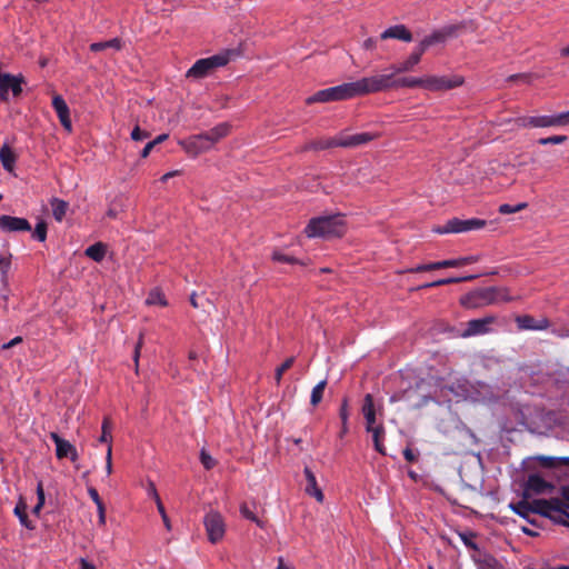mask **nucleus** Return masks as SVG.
<instances>
[{
	"mask_svg": "<svg viewBox=\"0 0 569 569\" xmlns=\"http://www.w3.org/2000/svg\"><path fill=\"white\" fill-rule=\"evenodd\" d=\"M346 222L340 213L312 218L305 229L308 238H341L346 233Z\"/></svg>",
	"mask_w": 569,
	"mask_h": 569,
	"instance_id": "obj_1",
	"label": "nucleus"
},
{
	"mask_svg": "<svg viewBox=\"0 0 569 569\" xmlns=\"http://www.w3.org/2000/svg\"><path fill=\"white\" fill-rule=\"evenodd\" d=\"M229 131L230 124L223 122L210 129L209 131L191 136L190 138L180 141V146L188 154L197 157L199 153L209 150L214 143L227 137Z\"/></svg>",
	"mask_w": 569,
	"mask_h": 569,
	"instance_id": "obj_2",
	"label": "nucleus"
},
{
	"mask_svg": "<svg viewBox=\"0 0 569 569\" xmlns=\"http://www.w3.org/2000/svg\"><path fill=\"white\" fill-rule=\"evenodd\" d=\"M232 56H236L234 50H226L211 57L199 59L187 71L186 77L196 80L203 79L216 69L228 64Z\"/></svg>",
	"mask_w": 569,
	"mask_h": 569,
	"instance_id": "obj_3",
	"label": "nucleus"
},
{
	"mask_svg": "<svg viewBox=\"0 0 569 569\" xmlns=\"http://www.w3.org/2000/svg\"><path fill=\"white\" fill-rule=\"evenodd\" d=\"M393 73L378 74L351 82L353 98L391 89Z\"/></svg>",
	"mask_w": 569,
	"mask_h": 569,
	"instance_id": "obj_4",
	"label": "nucleus"
},
{
	"mask_svg": "<svg viewBox=\"0 0 569 569\" xmlns=\"http://www.w3.org/2000/svg\"><path fill=\"white\" fill-rule=\"evenodd\" d=\"M503 289L498 287H488L473 290L466 296L460 298V303L468 309L480 308L491 303H496L499 300V295L503 292Z\"/></svg>",
	"mask_w": 569,
	"mask_h": 569,
	"instance_id": "obj_5",
	"label": "nucleus"
},
{
	"mask_svg": "<svg viewBox=\"0 0 569 569\" xmlns=\"http://www.w3.org/2000/svg\"><path fill=\"white\" fill-rule=\"evenodd\" d=\"M351 82L342 83L336 87L327 88L323 90L317 91L315 94L308 97L306 99L307 104L318 103V102H331V101H342L347 99L353 98L351 87Z\"/></svg>",
	"mask_w": 569,
	"mask_h": 569,
	"instance_id": "obj_6",
	"label": "nucleus"
},
{
	"mask_svg": "<svg viewBox=\"0 0 569 569\" xmlns=\"http://www.w3.org/2000/svg\"><path fill=\"white\" fill-rule=\"evenodd\" d=\"M487 221L483 219L471 218L461 220L459 218H452L446 222L443 226H439L433 228L432 230L436 233L445 234V233H460L467 232L470 230H477L486 227Z\"/></svg>",
	"mask_w": 569,
	"mask_h": 569,
	"instance_id": "obj_7",
	"label": "nucleus"
},
{
	"mask_svg": "<svg viewBox=\"0 0 569 569\" xmlns=\"http://www.w3.org/2000/svg\"><path fill=\"white\" fill-rule=\"evenodd\" d=\"M208 540L211 543L220 541L226 532V525L222 516L218 511H209L203 519Z\"/></svg>",
	"mask_w": 569,
	"mask_h": 569,
	"instance_id": "obj_8",
	"label": "nucleus"
},
{
	"mask_svg": "<svg viewBox=\"0 0 569 569\" xmlns=\"http://www.w3.org/2000/svg\"><path fill=\"white\" fill-rule=\"evenodd\" d=\"M22 83H24V77L22 74L13 76L10 73H0V99L8 101L9 91H12L14 97H18L22 92Z\"/></svg>",
	"mask_w": 569,
	"mask_h": 569,
	"instance_id": "obj_9",
	"label": "nucleus"
},
{
	"mask_svg": "<svg viewBox=\"0 0 569 569\" xmlns=\"http://www.w3.org/2000/svg\"><path fill=\"white\" fill-rule=\"evenodd\" d=\"M555 485L545 480L538 473H531L528 476V479L525 483L522 497L525 499H529L532 493L542 495L546 492H551L555 490Z\"/></svg>",
	"mask_w": 569,
	"mask_h": 569,
	"instance_id": "obj_10",
	"label": "nucleus"
},
{
	"mask_svg": "<svg viewBox=\"0 0 569 569\" xmlns=\"http://www.w3.org/2000/svg\"><path fill=\"white\" fill-rule=\"evenodd\" d=\"M519 127H532V128H547V127H559L562 126L561 114L552 116H533V117H519L516 120Z\"/></svg>",
	"mask_w": 569,
	"mask_h": 569,
	"instance_id": "obj_11",
	"label": "nucleus"
},
{
	"mask_svg": "<svg viewBox=\"0 0 569 569\" xmlns=\"http://www.w3.org/2000/svg\"><path fill=\"white\" fill-rule=\"evenodd\" d=\"M462 84V79H449L447 77H436L429 76L426 78H421L420 88L430 90V91H441L453 89L458 86Z\"/></svg>",
	"mask_w": 569,
	"mask_h": 569,
	"instance_id": "obj_12",
	"label": "nucleus"
},
{
	"mask_svg": "<svg viewBox=\"0 0 569 569\" xmlns=\"http://www.w3.org/2000/svg\"><path fill=\"white\" fill-rule=\"evenodd\" d=\"M50 438L56 443V456L58 459L69 458L72 462L77 461L78 452L73 445L61 438L57 432H51Z\"/></svg>",
	"mask_w": 569,
	"mask_h": 569,
	"instance_id": "obj_13",
	"label": "nucleus"
},
{
	"mask_svg": "<svg viewBox=\"0 0 569 569\" xmlns=\"http://www.w3.org/2000/svg\"><path fill=\"white\" fill-rule=\"evenodd\" d=\"M0 229L4 232L31 231V224L24 218L2 214L0 216Z\"/></svg>",
	"mask_w": 569,
	"mask_h": 569,
	"instance_id": "obj_14",
	"label": "nucleus"
},
{
	"mask_svg": "<svg viewBox=\"0 0 569 569\" xmlns=\"http://www.w3.org/2000/svg\"><path fill=\"white\" fill-rule=\"evenodd\" d=\"M52 107L58 114L61 126L67 132H72V122L70 118V109L60 94L52 98Z\"/></svg>",
	"mask_w": 569,
	"mask_h": 569,
	"instance_id": "obj_15",
	"label": "nucleus"
},
{
	"mask_svg": "<svg viewBox=\"0 0 569 569\" xmlns=\"http://www.w3.org/2000/svg\"><path fill=\"white\" fill-rule=\"evenodd\" d=\"M378 136L370 132H361L351 136L339 137V147L341 148H355L361 144H366L375 140Z\"/></svg>",
	"mask_w": 569,
	"mask_h": 569,
	"instance_id": "obj_16",
	"label": "nucleus"
},
{
	"mask_svg": "<svg viewBox=\"0 0 569 569\" xmlns=\"http://www.w3.org/2000/svg\"><path fill=\"white\" fill-rule=\"evenodd\" d=\"M495 321V317H485L480 319H472L467 323V328L461 333V337H471L482 335L488 331V326Z\"/></svg>",
	"mask_w": 569,
	"mask_h": 569,
	"instance_id": "obj_17",
	"label": "nucleus"
},
{
	"mask_svg": "<svg viewBox=\"0 0 569 569\" xmlns=\"http://www.w3.org/2000/svg\"><path fill=\"white\" fill-rule=\"evenodd\" d=\"M421 57L422 53L419 51L418 48H416L407 60L397 64H392L390 66L389 69L391 70V73H393V76H396L397 73L409 72L413 70V68L420 62Z\"/></svg>",
	"mask_w": 569,
	"mask_h": 569,
	"instance_id": "obj_18",
	"label": "nucleus"
},
{
	"mask_svg": "<svg viewBox=\"0 0 569 569\" xmlns=\"http://www.w3.org/2000/svg\"><path fill=\"white\" fill-rule=\"evenodd\" d=\"M303 473L307 482L305 488L306 493L316 498L318 502H322L325 496L322 490L318 487L315 473L309 467H305Z\"/></svg>",
	"mask_w": 569,
	"mask_h": 569,
	"instance_id": "obj_19",
	"label": "nucleus"
},
{
	"mask_svg": "<svg viewBox=\"0 0 569 569\" xmlns=\"http://www.w3.org/2000/svg\"><path fill=\"white\" fill-rule=\"evenodd\" d=\"M380 39H398L405 42H410L412 41V33L405 24H396L385 30L380 34Z\"/></svg>",
	"mask_w": 569,
	"mask_h": 569,
	"instance_id": "obj_20",
	"label": "nucleus"
},
{
	"mask_svg": "<svg viewBox=\"0 0 569 569\" xmlns=\"http://www.w3.org/2000/svg\"><path fill=\"white\" fill-rule=\"evenodd\" d=\"M362 413L366 419V431H370L372 428H376V409L373 397L370 393H367L363 399L362 405Z\"/></svg>",
	"mask_w": 569,
	"mask_h": 569,
	"instance_id": "obj_21",
	"label": "nucleus"
},
{
	"mask_svg": "<svg viewBox=\"0 0 569 569\" xmlns=\"http://www.w3.org/2000/svg\"><path fill=\"white\" fill-rule=\"evenodd\" d=\"M18 157L8 143H3L0 149V161L3 169L10 173L14 170V164Z\"/></svg>",
	"mask_w": 569,
	"mask_h": 569,
	"instance_id": "obj_22",
	"label": "nucleus"
},
{
	"mask_svg": "<svg viewBox=\"0 0 569 569\" xmlns=\"http://www.w3.org/2000/svg\"><path fill=\"white\" fill-rule=\"evenodd\" d=\"M339 139L338 138H328V139H319V140H312L308 143H306L303 147H301V151H309V150H326L330 148L339 147Z\"/></svg>",
	"mask_w": 569,
	"mask_h": 569,
	"instance_id": "obj_23",
	"label": "nucleus"
},
{
	"mask_svg": "<svg viewBox=\"0 0 569 569\" xmlns=\"http://www.w3.org/2000/svg\"><path fill=\"white\" fill-rule=\"evenodd\" d=\"M446 41V33H443L441 30L435 31L428 37H425L420 43L418 44L419 51L423 54L428 48H430L433 44L441 43Z\"/></svg>",
	"mask_w": 569,
	"mask_h": 569,
	"instance_id": "obj_24",
	"label": "nucleus"
},
{
	"mask_svg": "<svg viewBox=\"0 0 569 569\" xmlns=\"http://www.w3.org/2000/svg\"><path fill=\"white\" fill-rule=\"evenodd\" d=\"M478 565V569H503V566L492 555L485 552L475 560Z\"/></svg>",
	"mask_w": 569,
	"mask_h": 569,
	"instance_id": "obj_25",
	"label": "nucleus"
},
{
	"mask_svg": "<svg viewBox=\"0 0 569 569\" xmlns=\"http://www.w3.org/2000/svg\"><path fill=\"white\" fill-rule=\"evenodd\" d=\"M50 204L52 207V214L54 219L59 222L62 221L69 209V203L62 199L52 198L50 200Z\"/></svg>",
	"mask_w": 569,
	"mask_h": 569,
	"instance_id": "obj_26",
	"label": "nucleus"
},
{
	"mask_svg": "<svg viewBox=\"0 0 569 569\" xmlns=\"http://www.w3.org/2000/svg\"><path fill=\"white\" fill-rule=\"evenodd\" d=\"M107 252V246L102 242H97L94 244L89 246L86 249V256L92 259L96 262H100L103 260Z\"/></svg>",
	"mask_w": 569,
	"mask_h": 569,
	"instance_id": "obj_27",
	"label": "nucleus"
},
{
	"mask_svg": "<svg viewBox=\"0 0 569 569\" xmlns=\"http://www.w3.org/2000/svg\"><path fill=\"white\" fill-rule=\"evenodd\" d=\"M421 84V78L415 77H403V78H395L392 76L391 89L392 88H417Z\"/></svg>",
	"mask_w": 569,
	"mask_h": 569,
	"instance_id": "obj_28",
	"label": "nucleus"
},
{
	"mask_svg": "<svg viewBox=\"0 0 569 569\" xmlns=\"http://www.w3.org/2000/svg\"><path fill=\"white\" fill-rule=\"evenodd\" d=\"M548 505L547 499H535L532 502H529V508L532 513H537L543 518H551Z\"/></svg>",
	"mask_w": 569,
	"mask_h": 569,
	"instance_id": "obj_29",
	"label": "nucleus"
},
{
	"mask_svg": "<svg viewBox=\"0 0 569 569\" xmlns=\"http://www.w3.org/2000/svg\"><path fill=\"white\" fill-rule=\"evenodd\" d=\"M27 509V503L22 499H20L14 507V515L19 518L23 527L28 529H33L32 522L28 518Z\"/></svg>",
	"mask_w": 569,
	"mask_h": 569,
	"instance_id": "obj_30",
	"label": "nucleus"
},
{
	"mask_svg": "<svg viewBox=\"0 0 569 569\" xmlns=\"http://www.w3.org/2000/svg\"><path fill=\"white\" fill-rule=\"evenodd\" d=\"M108 48L120 50L122 48V42H121V40L119 38H113V39L108 40V41L93 42V43L90 44V50L92 52H100V51L106 50Z\"/></svg>",
	"mask_w": 569,
	"mask_h": 569,
	"instance_id": "obj_31",
	"label": "nucleus"
},
{
	"mask_svg": "<svg viewBox=\"0 0 569 569\" xmlns=\"http://www.w3.org/2000/svg\"><path fill=\"white\" fill-rule=\"evenodd\" d=\"M369 432L372 433L375 449L379 453L386 456V448H385V446L381 442V439L385 436V428H383V426L382 425H377V427L372 428Z\"/></svg>",
	"mask_w": 569,
	"mask_h": 569,
	"instance_id": "obj_32",
	"label": "nucleus"
},
{
	"mask_svg": "<svg viewBox=\"0 0 569 569\" xmlns=\"http://www.w3.org/2000/svg\"><path fill=\"white\" fill-rule=\"evenodd\" d=\"M509 507L515 513H517L518 516H520L523 519H528V516L531 512L530 508H529V501H528V499H525L523 497L520 501H518L516 503H513V502L510 503Z\"/></svg>",
	"mask_w": 569,
	"mask_h": 569,
	"instance_id": "obj_33",
	"label": "nucleus"
},
{
	"mask_svg": "<svg viewBox=\"0 0 569 569\" xmlns=\"http://www.w3.org/2000/svg\"><path fill=\"white\" fill-rule=\"evenodd\" d=\"M326 386H327V380H322L313 387V389L311 391V397H310V403L313 407L318 406L321 402Z\"/></svg>",
	"mask_w": 569,
	"mask_h": 569,
	"instance_id": "obj_34",
	"label": "nucleus"
},
{
	"mask_svg": "<svg viewBox=\"0 0 569 569\" xmlns=\"http://www.w3.org/2000/svg\"><path fill=\"white\" fill-rule=\"evenodd\" d=\"M547 502H549V511L550 513L558 512V513H566V510H568V503L565 502V499L560 498H550L547 499Z\"/></svg>",
	"mask_w": 569,
	"mask_h": 569,
	"instance_id": "obj_35",
	"label": "nucleus"
},
{
	"mask_svg": "<svg viewBox=\"0 0 569 569\" xmlns=\"http://www.w3.org/2000/svg\"><path fill=\"white\" fill-rule=\"evenodd\" d=\"M271 258H272L273 261H277V262L291 263V264H301V266H306L307 264V262H305L303 260L297 259L293 256L281 253L279 251H273Z\"/></svg>",
	"mask_w": 569,
	"mask_h": 569,
	"instance_id": "obj_36",
	"label": "nucleus"
},
{
	"mask_svg": "<svg viewBox=\"0 0 569 569\" xmlns=\"http://www.w3.org/2000/svg\"><path fill=\"white\" fill-rule=\"evenodd\" d=\"M146 302L148 305H159L162 307L167 306V300L159 289L151 290L148 295Z\"/></svg>",
	"mask_w": 569,
	"mask_h": 569,
	"instance_id": "obj_37",
	"label": "nucleus"
},
{
	"mask_svg": "<svg viewBox=\"0 0 569 569\" xmlns=\"http://www.w3.org/2000/svg\"><path fill=\"white\" fill-rule=\"evenodd\" d=\"M295 363V357H289L288 359H286L277 369H276V372H274V380L277 382V385H280L281 382V379H282V375L289 370Z\"/></svg>",
	"mask_w": 569,
	"mask_h": 569,
	"instance_id": "obj_38",
	"label": "nucleus"
},
{
	"mask_svg": "<svg viewBox=\"0 0 569 569\" xmlns=\"http://www.w3.org/2000/svg\"><path fill=\"white\" fill-rule=\"evenodd\" d=\"M47 231H48L47 222L44 220H40L36 224V228L32 232V237L34 239H37L38 241L43 242L47 239Z\"/></svg>",
	"mask_w": 569,
	"mask_h": 569,
	"instance_id": "obj_39",
	"label": "nucleus"
},
{
	"mask_svg": "<svg viewBox=\"0 0 569 569\" xmlns=\"http://www.w3.org/2000/svg\"><path fill=\"white\" fill-rule=\"evenodd\" d=\"M516 321L520 329L536 330V320L531 316L525 315L517 317Z\"/></svg>",
	"mask_w": 569,
	"mask_h": 569,
	"instance_id": "obj_40",
	"label": "nucleus"
},
{
	"mask_svg": "<svg viewBox=\"0 0 569 569\" xmlns=\"http://www.w3.org/2000/svg\"><path fill=\"white\" fill-rule=\"evenodd\" d=\"M240 513L243 518L257 523L260 528H263L264 522L260 520L247 506V503H242L240 506Z\"/></svg>",
	"mask_w": 569,
	"mask_h": 569,
	"instance_id": "obj_41",
	"label": "nucleus"
},
{
	"mask_svg": "<svg viewBox=\"0 0 569 569\" xmlns=\"http://www.w3.org/2000/svg\"><path fill=\"white\" fill-rule=\"evenodd\" d=\"M527 207H528L527 202H520L516 206L503 203V204L499 206L498 211L501 214H509V213L519 212V211L526 209Z\"/></svg>",
	"mask_w": 569,
	"mask_h": 569,
	"instance_id": "obj_42",
	"label": "nucleus"
},
{
	"mask_svg": "<svg viewBox=\"0 0 569 569\" xmlns=\"http://www.w3.org/2000/svg\"><path fill=\"white\" fill-rule=\"evenodd\" d=\"M111 421L109 418H104L102 422V432L99 438L100 442H107L108 446L111 445Z\"/></svg>",
	"mask_w": 569,
	"mask_h": 569,
	"instance_id": "obj_43",
	"label": "nucleus"
},
{
	"mask_svg": "<svg viewBox=\"0 0 569 569\" xmlns=\"http://www.w3.org/2000/svg\"><path fill=\"white\" fill-rule=\"evenodd\" d=\"M37 497H38V502L32 509V513H34V515H38L40 512V510L42 509V507L44 505V500H46L42 481H39L37 485Z\"/></svg>",
	"mask_w": 569,
	"mask_h": 569,
	"instance_id": "obj_44",
	"label": "nucleus"
},
{
	"mask_svg": "<svg viewBox=\"0 0 569 569\" xmlns=\"http://www.w3.org/2000/svg\"><path fill=\"white\" fill-rule=\"evenodd\" d=\"M537 460L540 462V466L543 468L556 469L559 467L558 457L538 456Z\"/></svg>",
	"mask_w": 569,
	"mask_h": 569,
	"instance_id": "obj_45",
	"label": "nucleus"
},
{
	"mask_svg": "<svg viewBox=\"0 0 569 569\" xmlns=\"http://www.w3.org/2000/svg\"><path fill=\"white\" fill-rule=\"evenodd\" d=\"M567 140H568L567 136H551V137H548V138H540L538 140V143L541 144V146H546V144H560V143H565Z\"/></svg>",
	"mask_w": 569,
	"mask_h": 569,
	"instance_id": "obj_46",
	"label": "nucleus"
},
{
	"mask_svg": "<svg viewBox=\"0 0 569 569\" xmlns=\"http://www.w3.org/2000/svg\"><path fill=\"white\" fill-rule=\"evenodd\" d=\"M200 461L206 470H211L217 463V461L206 451V449L200 451Z\"/></svg>",
	"mask_w": 569,
	"mask_h": 569,
	"instance_id": "obj_47",
	"label": "nucleus"
},
{
	"mask_svg": "<svg viewBox=\"0 0 569 569\" xmlns=\"http://www.w3.org/2000/svg\"><path fill=\"white\" fill-rule=\"evenodd\" d=\"M466 27H467L466 22H460L457 24L447 26L441 31L443 33H446V39H447L448 37L456 36L458 31L466 29Z\"/></svg>",
	"mask_w": 569,
	"mask_h": 569,
	"instance_id": "obj_48",
	"label": "nucleus"
},
{
	"mask_svg": "<svg viewBox=\"0 0 569 569\" xmlns=\"http://www.w3.org/2000/svg\"><path fill=\"white\" fill-rule=\"evenodd\" d=\"M476 537V533L473 532H463V533H460V538L461 540L463 541V543L466 545V547H468L469 549H472V550H479V547L478 545L473 541V538Z\"/></svg>",
	"mask_w": 569,
	"mask_h": 569,
	"instance_id": "obj_49",
	"label": "nucleus"
},
{
	"mask_svg": "<svg viewBox=\"0 0 569 569\" xmlns=\"http://www.w3.org/2000/svg\"><path fill=\"white\" fill-rule=\"evenodd\" d=\"M339 417L341 419L342 425H347L348 418H349V411H348V398L345 397L342 399L340 410H339Z\"/></svg>",
	"mask_w": 569,
	"mask_h": 569,
	"instance_id": "obj_50",
	"label": "nucleus"
},
{
	"mask_svg": "<svg viewBox=\"0 0 569 569\" xmlns=\"http://www.w3.org/2000/svg\"><path fill=\"white\" fill-rule=\"evenodd\" d=\"M149 137H150V133L148 131L141 130L138 124L131 131V139L134 141H141Z\"/></svg>",
	"mask_w": 569,
	"mask_h": 569,
	"instance_id": "obj_51",
	"label": "nucleus"
},
{
	"mask_svg": "<svg viewBox=\"0 0 569 569\" xmlns=\"http://www.w3.org/2000/svg\"><path fill=\"white\" fill-rule=\"evenodd\" d=\"M1 267V281L4 286L8 284V272L11 267V260L10 258H6L4 262L0 264Z\"/></svg>",
	"mask_w": 569,
	"mask_h": 569,
	"instance_id": "obj_52",
	"label": "nucleus"
},
{
	"mask_svg": "<svg viewBox=\"0 0 569 569\" xmlns=\"http://www.w3.org/2000/svg\"><path fill=\"white\" fill-rule=\"evenodd\" d=\"M479 277V274H469V276H463V277H450V278H446V283L447 284H451V283H460V282H465V281H471V280H475Z\"/></svg>",
	"mask_w": 569,
	"mask_h": 569,
	"instance_id": "obj_53",
	"label": "nucleus"
},
{
	"mask_svg": "<svg viewBox=\"0 0 569 569\" xmlns=\"http://www.w3.org/2000/svg\"><path fill=\"white\" fill-rule=\"evenodd\" d=\"M157 508H158L159 513L161 515L164 527L167 528V530H170L171 529L170 520L166 512L164 506L161 502V499H158Z\"/></svg>",
	"mask_w": 569,
	"mask_h": 569,
	"instance_id": "obj_54",
	"label": "nucleus"
},
{
	"mask_svg": "<svg viewBox=\"0 0 569 569\" xmlns=\"http://www.w3.org/2000/svg\"><path fill=\"white\" fill-rule=\"evenodd\" d=\"M432 270H437L435 262L419 264V266H417L415 268L408 269V272H416V273H418V272L432 271Z\"/></svg>",
	"mask_w": 569,
	"mask_h": 569,
	"instance_id": "obj_55",
	"label": "nucleus"
},
{
	"mask_svg": "<svg viewBox=\"0 0 569 569\" xmlns=\"http://www.w3.org/2000/svg\"><path fill=\"white\" fill-rule=\"evenodd\" d=\"M142 345H143V333H140L139 339L134 346V351H133V360L136 363V368H138V361H139L140 350L142 348Z\"/></svg>",
	"mask_w": 569,
	"mask_h": 569,
	"instance_id": "obj_56",
	"label": "nucleus"
},
{
	"mask_svg": "<svg viewBox=\"0 0 569 569\" xmlns=\"http://www.w3.org/2000/svg\"><path fill=\"white\" fill-rule=\"evenodd\" d=\"M446 284H447L446 283V279H439V280H436V281H432V282H427V283H423L421 286H418L413 290H423V289L435 288V287H440V286H446Z\"/></svg>",
	"mask_w": 569,
	"mask_h": 569,
	"instance_id": "obj_57",
	"label": "nucleus"
},
{
	"mask_svg": "<svg viewBox=\"0 0 569 569\" xmlns=\"http://www.w3.org/2000/svg\"><path fill=\"white\" fill-rule=\"evenodd\" d=\"M106 471L110 476L112 472V445H109L106 457Z\"/></svg>",
	"mask_w": 569,
	"mask_h": 569,
	"instance_id": "obj_58",
	"label": "nucleus"
},
{
	"mask_svg": "<svg viewBox=\"0 0 569 569\" xmlns=\"http://www.w3.org/2000/svg\"><path fill=\"white\" fill-rule=\"evenodd\" d=\"M456 261H457V268H458V267H462L466 264L477 262L478 257L477 256H468V257L458 258V259H456Z\"/></svg>",
	"mask_w": 569,
	"mask_h": 569,
	"instance_id": "obj_59",
	"label": "nucleus"
},
{
	"mask_svg": "<svg viewBox=\"0 0 569 569\" xmlns=\"http://www.w3.org/2000/svg\"><path fill=\"white\" fill-rule=\"evenodd\" d=\"M436 269H442V268H457V261L456 259H448L442 261H437Z\"/></svg>",
	"mask_w": 569,
	"mask_h": 569,
	"instance_id": "obj_60",
	"label": "nucleus"
},
{
	"mask_svg": "<svg viewBox=\"0 0 569 569\" xmlns=\"http://www.w3.org/2000/svg\"><path fill=\"white\" fill-rule=\"evenodd\" d=\"M508 81H518V80H521L523 82H527L529 83L530 80H531V74L529 73H516V74H511L508 77L507 79Z\"/></svg>",
	"mask_w": 569,
	"mask_h": 569,
	"instance_id": "obj_61",
	"label": "nucleus"
},
{
	"mask_svg": "<svg viewBox=\"0 0 569 569\" xmlns=\"http://www.w3.org/2000/svg\"><path fill=\"white\" fill-rule=\"evenodd\" d=\"M548 519L551 520L556 525L569 527L568 520H566L565 516H562L561 513L560 515L551 513V518H548Z\"/></svg>",
	"mask_w": 569,
	"mask_h": 569,
	"instance_id": "obj_62",
	"label": "nucleus"
},
{
	"mask_svg": "<svg viewBox=\"0 0 569 569\" xmlns=\"http://www.w3.org/2000/svg\"><path fill=\"white\" fill-rule=\"evenodd\" d=\"M88 493L97 506H100L103 503L96 488L89 487Z\"/></svg>",
	"mask_w": 569,
	"mask_h": 569,
	"instance_id": "obj_63",
	"label": "nucleus"
},
{
	"mask_svg": "<svg viewBox=\"0 0 569 569\" xmlns=\"http://www.w3.org/2000/svg\"><path fill=\"white\" fill-rule=\"evenodd\" d=\"M122 208L119 206V208L116 206V200L111 203L110 208L107 211V217L114 219L117 218L119 211H121Z\"/></svg>",
	"mask_w": 569,
	"mask_h": 569,
	"instance_id": "obj_64",
	"label": "nucleus"
}]
</instances>
